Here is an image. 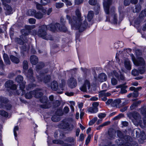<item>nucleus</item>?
Instances as JSON below:
<instances>
[{
	"label": "nucleus",
	"mask_w": 146,
	"mask_h": 146,
	"mask_svg": "<svg viewBox=\"0 0 146 146\" xmlns=\"http://www.w3.org/2000/svg\"><path fill=\"white\" fill-rule=\"evenodd\" d=\"M66 18L68 20L71 28L75 30H78L80 32H82L84 31L88 25V23L86 21H84L82 23L81 20H78V19L76 16H73L72 18L70 16L67 15Z\"/></svg>",
	"instance_id": "f257e3e1"
},
{
	"label": "nucleus",
	"mask_w": 146,
	"mask_h": 146,
	"mask_svg": "<svg viewBox=\"0 0 146 146\" xmlns=\"http://www.w3.org/2000/svg\"><path fill=\"white\" fill-rule=\"evenodd\" d=\"M60 25L58 23L54 24H51L48 26L45 25L41 26L39 27L37 35L44 39L48 40L50 39V36L46 33V31L48 29L51 31L54 32L58 29L60 30Z\"/></svg>",
	"instance_id": "f03ea898"
},
{
	"label": "nucleus",
	"mask_w": 146,
	"mask_h": 146,
	"mask_svg": "<svg viewBox=\"0 0 146 146\" xmlns=\"http://www.w3.org/2000/svg\"><path fill=\"white\" fill-rule=\"evenodd\" d=\"M132 139L131 136L128 135H124L121 140H119V143H117V146H129L130 143L131 142Z\"/></svg>",
	"instance_id": "7ed1b4c3"
},
{
	"label": "nucleus",
	"mask_w": 146,
	"mask_h": 146,
	"mask_svg": "<svg viewBox=\"0 0 146 146\" xmlns=\"http://www.w3.org/2000/svg\"><path fill=\"white\" fill-rule=\"evenodd\" d=\"M112 0H104L103 4L105 12L106 14L109 15L110 13V8L111 5Z\"/></svg>",
	"instance_id": "20e7f679"
},
{
	"label": "nucleus",
	"mask_w": 146,
	"mask_h": 146,
	"mask_svg": "<svg viewBox=\"0 0 146 146\" xmlns=\"http://www.w3.org/2000/svg\"><path fill=\"white\" fill-rule=\"evenodd\" d=\"M68 84L69 87L71 88H75L77 84L76 79L73 77H71L68 80Z\"/></svg>",
	"instance_id": "39448f33"
},
{
	"label": "nucleus",
	"mask_w": 146,
	"mask_h": 146,
	"mask_svg": "<svg viewBox=\"0 0 146 146\" xmlns=\"http://www.w3.org/2000/svg\"><path fill=\"white\" fill-rule=\"evenodd\" d=\"M34 27H35L34 25H26L25 29H22L21 31L22 34L25 36L28 35L30 33L31 30Z\"/></svg>",
	"instance_id": "423d86ee"
},
{
	"label": "nucleus",
	"mask_w": 146,
	"mask_h": 146,
	"mask_svg": "<svg viewBox=\"0 0 146 146\" xmlns=\"http://www.w3.org/2000/svg\"><path fill=\"white\" fill-rule=\"evenodd\" d=\"M128 116L129 118H133L136 120H139L140 118L139 114L135 111L129 113L128 115Z\"/></svg>",
	"instance_id": "0eeeda50"
},
{
	"label": "nucleus",
	"mask_w": 146,
	"mask_h": 146,
	"mask_svg": "<svg viewBox=\"0 0 146 146\" xmlns=\"http://www.w3.org/2000/svg\"><path fill=\"white\" fill-rule=\"evenodd\" d=\"M5 86L6 87L9 88L12 90H15L17 88L16 86L13 84V82L12 81H7L5 84Z\"/></svg>",
	"instance_id": "6e6552de"
},
{
	"label": "nucleus",
	"mask_w": 146,
	"mask_h": 146,
	"mask_svg": "<svg viewBox=\"0 0 146 146\" xmlns=\"http://www.w3.org/2000/svg\"><path fill=\"white\" fill-rule=\"evenodd\" d=\"M134 63L135 65L139 66L144 65L145 62L143 58L139 57L134 61Z\"/></svg>",
	"instance_id": "1a4fd4ad"
},
{
	"label": "nucleus",
	"mask_w": 146,
	"mask_h": 146,
	"mask_svg": "<svg viewBox=\"0 0 146 146\" xmlns=\"http://www.w3.org/2000/svg\"><path fill=\"white\" fill-rule=\"evenodd\" d=\"M26 76L29 79L30 82H33L35 80L33 77V72L31 69H29L27 73L25 74Z\"/></svg>",
	"instance_id": "9d476101"
},
{
	"label": "nucleus",
	"mask_w": 146,
	"mask_h": 146,
	"mask_svg": "<svg viewBox=\"0 0 146 146\" xmlns=\"http://www.w3.org/2000/svg\"><path fill=\"white\" fill-rule=\"evenodd\" d=\"M46 11V10L44 9L42 10V12H37L35 14V17L37 19H40L42 17L43 15L45 14Z\"/></svg>",
	"instance_id": "9b49d317"
},
{
	"label": "nucleus",
	"mask_w": 146,
	"mask_h": 146,
	"mask_svg": "<svg viewBox=\"0 0 146 146\" xmlns=\"http://www.w3.org/2000/svg\"><path fill=\"white\" fill-rule=\"evenodd\" d=\"M137 132L136 131V137L137 138L140 137L141 140H144L146 139V135H145V132L143 131L141 132L140 134H139L138 135H137Z\"/></svg>",
	"instance_id": "f8f14e48"
},
{
	"label": "nucleus",
	"mask_w": 146,
	"mask_h": 146,
	"mask_svg": "<svg viewBox=\"0 0 146 146\" xmlns=\"http://www.w3.org/2000/svg\"><path fill=\"white\" fill-rule=\"evenodd\" d=\"M30 61L32 64L35 65L38 62V59L36 56L33 55L30 58Z\"/></svg>",
	"instance_id": "ddd939ff"
},
{
	"label": "nucleus",
	"mask_w": 146,
	"mask_h": 146,
	"mask_svg": "<svg viewBox=\"0 0 146 146\" xmlns=\"http://www.w3.org/2000/svg\"><path fill=\"white\" fill-rule=\"evenodd\" d=\"M20 89L17 92V94H18L23 95L25 93V91L23 90V89L25 88V85L24 84L22 83L21 84L20 86Z\"/></svg>",
	"instance_id": "4468645a"
},
{
	"label": "nucleus",
	"mask_w": 146,
	"mask_h": 146,
	"mask_svg": "<svg viewBox=\"0 0 146 146\" xmlns=\"http://www.w3.org/2000/svg\"><path fill=\"white\" fill-rule=\"evenodd\" d=\"M74 128V125L73 124H70L68 123H67L65 125H64V129H67L68 131H72Z\"/></svg>",
	"instance_id": "2eb2a0df"
},
{
	"label": "nucleus",
	"mask_w": 146,
	"mask_h": 146,
	"mask_svg": "<svg viewBox=\"0 0 146 146\" xmlns=\"http://www.w3.org/2000/svg\"><path fill=\"white\" fill-rule=\"evenodd\" d=\"M51 89L54 90L56 91L58 89V84L56 81H53L51 84Z\"/></svg>",
	"instance_id": "dca6fc26"
},
{
	"label": "nucleus",
	"mask_w": 146,
	"mask_h": 146,
	"mask_svg": "<svg viewBox=\"0 0 146 146\" xmlns=\"http://www.w3.org/2000/svg\"><path fill=\"white\" fill-rule=\"evenodd\" d=\"M33 91L35 92H36L33 93V96H34L36 98H39L41 97L43 95V93L39 90Z\"/></svg>",
	"instance_id": "f3484780"
},
{
	"label": "nucleus",
	"mask_w": 146,
	"mask_h": 146,
	"mask_svg": "<svg viewBox=\"0 0 146 146\" xmlns=\"http://www.w3.org/2000/svg\"><path fill=\"white\" fill-rule=\"evenodd\" d=\"M89 112L92 113H95L98 111L97 107H90L88 110Z\"/></svg>",
	"instance_id": "a211bd4d"
},
{
	"label": "nucleus",
	"mask_w": 146,
	"mask_h": 146,
	"mask_svg": "<svg viewBox=\"0 0 146 146\" xmlns=\"http://www.w3.org/2000/svg\"><path fill=\"white\" fill-rule=\"evenodd\" d=\"M98 78L101 80H104L103 81H106L107 79L106 74L104 73H102L99 74Z\"/></svg>",
	"instance_id": "6ab92c4d"
},
{
	"label": "nucleus",
	"mask_w": 146,
	"mask_h": 146,
	"mask_svg": "<svg viewBox=\"0 0 146 146\" xmlns=\"http://www.w3.org/2000/svg\"><path fill=\"white\" fill-rule=\"evenodd\" d=\"M94 16V13L92 11H90L88 12L87 15V19L88 22H90Z\"/></svg>",
	"instance_id": "aec40b11"
},
{
	"label": "nucleus",
	"mask_w": 146,
	"mask_h": 146,
	"mask_svg": "<svg viewBox=\"0 0 146 146\" xmlns=\"http://www.w3.org/2000/svg\"><path fill=\"white\" fill-rule=\"evenodd\" d=\"M125 67L127 70H130L131 69V65L130 61H125L124 62Z\"/></svg>",
	"instance_id": "412c9836"
},
{
	"label": "nucleus",
	"mask_w": 146,
	"mask_h": 146,
	"mask_svg": "<svg viewBox=\"0 0 146 146\" xmlns=\"http://www.w3.org/2000/svg\"><path fill=\"white\" fill-rule=\"evenodd\" d=\"M3 58L4 61L6 64H10V61L8 55L5 53L3 54Z\"/></svg>",
	"instance_id": "4be33fe9"
},
{
	"label": "nucleus",
	"mask_w": 146,
	"mask_h": 146,
	"mask_svg": "<svg viewBox=\"0 0 146 146\" xmlns=\"http://www.w3.org/2000/svg\"><path fill=\"white\" fill-rule=\"evenodd\" d=\"M140 103V102L139 101L134 102L130 106V108L131 110H133L135 109L136 107L138 106V105Z\"/></svg>",
	"instance_id": "5701e85b"
},
{
	"label": "nucleus",
	"mask_w": 146,
	"mask_h": 146,
	"mask_svg": "<svg viewBox=\"0 0 146 146\" xmlns=\"http://www.w3.org/2000/svg\"><path fill=\"white\" fill-rule=\"evenodd\" d=\"M10 58L11 61L15 63H18L19 62V59L14 56L11 55L10 56Z\"/></svg>",
	"instance_id": "b1692460"
},
{
	"label": "nucleus",
	"mask_w": 146,
	"mask_h": 146,
	"mask_svg": "<svg viewBox=\"0 0 146 146\" xmlns=\"http://www.w3.org/2000/svg\"><path fill=\"white\" fill-rule=\"evenodd\" d=\"M36 92H35L33 91H31L29 93H27L25 95V97L27 99L31 98L33 96V93Z\"/></svg>",
	"instance_id": "393cba45"
},
{
	"label": "nucleus",
	"mask_w": 146,
	"mask_h": 146,
	"mask_svg": "<svg viewBox=\"0 0 146 146\" xmlns=\"http://www.w3.org/2000/svg\"><path fill=\"white\" fill-rule=\"evenodd\" d=\"M141 7L140 5H137L135 6V11L134 10H133V12L134 13H139L141 10Z\"/></svg>",
	"instance_id": "a878e982"
},
{
	"label": "nucleus",
	"mask_w": 146,
	"mask_h": 146,
	"mask_svg": "<svg viewBox=\"0 0 146 146\" xmlns=\"http://www.w3.org/2000/svg\"><path fill=\"white\" fill-rule=\"evenodd\" d=\"M62 115L60 114L59 115H54L52 117V120L53 121H57L60 120L59 115Z\"/></svg>",
	"instance_id": "bb28decb"
},
{
	"label": "nucleus",
	"mask_w": 146,
	"mask_h": 146,
	"mask_svg": "<svg viewBox=\"0 0 146 146\" xmlns=\"http://www.w3.org/2000/svg\"><path fill=\"white\" fill-rule=\"evenodd\" d=\"M75 14L77 16L76 17L78 19V20H81V13L80 11L78 10H77L75 12Z\"/></svg>",
	"instance_id": "cd10ccee"
},
{
	"label": "nucleus",
	"mask_w": 146,
	"mask_h": 146,
	"mask_svg": "<svg viewBox=\"0 0 146 146\" xmlns=\"http://www.w3.org/2000/svg\"><path fill=\"white\" fill-rule=\"evenodd\" d=\"M97 117H95L91 120L89 122L88 125L90 126L92 125L97 120Z\"/></svg>",
	"instance_id": "c85d7f7f"
},
{
	"label": "nucleus",
	"mask_w": 146,
	"mask_h": 146,
	"mask_svg": "<svg viewBox=\"0 0 146 146\" xmlns=\"http://www.w3.org/2000/svg\"><path fill=\"white\" fill-rule=\"evenodd\" d=\"M141 88H142L141 87H139L137 88H135L134 87L131 86L129 88V89L131 91H133L134 92H135L138 91L140 89H141Z\"/></svg>",
	"instance_id": "c756f323"
},
{
	"label": "nucleus",
	"mask_w": 146,
	"mask_h": 146,
	"mask_svg": "<svg viewBox=\"0 0 146 146\" xmlns=\"http://www.w3.org/2000/svg\"><path fill=\"white\" fill-rule=\"evenodd\" d=\"M74 139L72 137H68L64 139V141H66L68 143H72L74 142Z\"/></svg>",
	"instance_id": "7c9ffc66"
},
{
	"label": "nucleus",
	"mask_w": 146,
	"mask_h": 146,
	"mask_svg": "<svg viewBox=\"0 0 146 146\" xmlns=\"http://www.w3.org/2000/svg\"><path fill=\"white\" fill-rule=\"evenodd\" d=\"M131 74L132 75L135 76H138L139 75L138 70L135 69L131 71Z\"/></svg>",
	"instance_id": "2f4dec72"
},
{
	"label": "nucleus",
	"mask_w": 146,
	"mask_h": 146,
	"mask_svg": "<svg viewBox=\"0 0 146 146\" xmlns=\"http://www.w3.org/2000/svg\"><path fill=\"white\" fill-rule=\"evenodd\" d=\"M23 77L22 76L19 75L16 78V80L18 82L20 83L23 80Z\"/></svg>",
	"instance_id": "473e14b6"
},
{
	"label": "nucleus",
	"mask_w": 146,
	"mask_h": 146,
	"mask_svg": "<svg viewBox=\"0 0 146 146\" xmlns=\"http://www.w3.org/2000/svg\"><path fill=\"white\" fill-rule=\"evenodd\" d=\"M117 136L120 138V140H121L124 136L122 133L120 131H118L117 132Z\"/></svg>",
	"instance_id": "72a5a7b5"
},
{
	"label": "nucleus",
	"mask_w": 146,
	"mask_h": 146,
	"mask_svg": "<svg viewBox=\"0 0 146 146\" xmlns=\"http://www.w3.org/2000/svg\"><path fill=\"white\" fill-rule=\"evenodd\" d=\"M6 3H5L4 4H3L4 5V9L7 10L8 11H10L11 10V7L8 4H7Z\"/></svg>",
	"instance_id": "f704fd0d"
},
{
	"label": "nucleus",
	"mask_w": 146,
	"mask_h": 146,
	"mask_svg": "<svg viewBox=\"0 0 146 146\" xmlns=\"http://www.w3.org/2000/svg\"><path fill=\"white\" fill-rule=\"evenodd\" d=\"M50 78V76H45L44 79L43 80V81L45 83H47L49 82Z\"/></svg>",
	"instance_id": "c9c22d12"
},
{
	"label": "nucleus",
	"mask_w": 146,
	"mask_h": 146,
	"mask_svg": "<svg viewBox=\"0 0 146 146\" xmlns=\"http://www.w3.org/2000/svg\"><path fill=\"white\" fill-rule=\"evenodd\" d=\"M80 90L84 92H86L87 91V86L84 84H83L80 88Z\"/></svg>",
	"instance_id": "e433bc0d"
},
{
	"label": "nucleus",
	"mask_w": 146,
	"mask_h": 146,
	"mask_svg": "<svg viewBox=\"0 0 146 146\" xmlns=\"http://www.w3.org/2000/svg\"><path fill=\"white\" fill-rule=\"evenodd\" d=\"M108 133V135L110 137L112 138L113 137L114 135L112 129H109Z\"/></svg>",
	"instance_id": "4c0bfd02"
},
{
	"label": "nucleus",
	"mask_w": 146,
	"mask_h": 146,
	"mask_svg": "<svg viewBox=\"0 0 146 146\" xmlns=\"http://www.w3.org/2000/svg\"><path fill=\"white\" fill-rule=\"evenodd\" d=\"M97 3V0H89V4L91 5H95Z\"/></svg>",
	"instance_id": "58836bf2"
},
{
	"label": "nucleus",
	"mask_w": 146,
	"mask_h": 146,
	"mask_svg": "<svg viewBox=\"0 0 146 146\" xmlns=\"http://www.w3.org/2000/svg\"><path fill=\"white\" fill-rule=\"evenodd\" d=\"M111 82L113 85H115L117 84V81L115 78H113L111 79Z\"/></svg>",
	"instance_id": "ea45409f"
},
{
	"label": "nucleus",
	"mask_w": 146,
	"mask_h": 146,
	"mask_svg": "<svg viewBox=\"0 0 146 146\" xmlns=\"http://www.w3.org/2000/svg\"><path fill=\"white\" fill-rule=\"evenodd\" d=\"M48 99L46 96H44L40 99V101L42 103H46Z\"/></svg>",
	"instance_id": "a19ab883"
},
{
	"label": "nucleus",
	"mask_w": 146,
	"mask_h": 146,
	"mask_svg": "<svg viewBox=\"0 0 146 146\" xmlns=\"http://www.w3.org/2000/svg\"><path fill=\"white\" fill-rule=\"evenodd\" d=\"M23 67L24 69L26 70L28 68V63L27 61H24L23 62Z\"/></svg>",
	"instance_id": "79ce46f5"
},
{
	"label": "nucleus",
	"mask_w": 146,
	"mask_h": 146,
	"mask_svg": "<svg viewBox=\"0 0 146 146\" xmlns=\"http://www.w3.org/2000/svg\"><path fill=\"white\" fill-rule=\"evenodd\" d=\"M141 112L143 116H146V107L142 108L141 110Z\"/></svg>",
	"instance_id": "37998d69"
},
{
	"label": "nucleus",
	"mask_w": 146,
	"mask_h": 146,
	"mask_svg": "<svg viewBox=\"0 0 146 146\" xmlns=\"http://www.w3.org/2000/svg\"><path fill=\"white\" fill-rule=\"evenodd\" d=\"M0 114L5 117H7L8 116V113L4 111H0Z\"/></svg>",
	"instance_id": "c03bdc74"
},
{
	"label": "nucleus",
	"mask_w": 146,
	"mask_h": 146,
	"mask_svg": "<svg viewBox=\"0 0 146 146\" xmlns=\"http://www.w3.org/2000/svg\"><path fill=\"white\" fill-rule=\"evenodd\" d=\"M53 143L55 144H62L63 143V141L59 140H54L52 141Z\"/></svg>",
	"instance_id": "a18cd8bd"
},
{
	"label": "nucleus",
	"mask_w": 146,
	"mask_h": 146,
	"mask_svg": "<svg viewBox=\"0 0 146 146\" xmlns=\"http://www.w3.org/2000/svg\"><path fill=\"white\" fill-rule=\"evenodd\" d=\"M140 15L142 17L146 16V8L142 10L141 11L140 13Z\"/></svg>",
	"instance_id": "49530a36"
},
{
	"label": "nucleus",
	"mask_w": 146,
	"mask_h": 146,
	"mask_svg": "<svg viewBox=\"0 0 146 146\" xmlns=\"http://www.w3.org/2000/svg\"><path fill=\"white\" fill-rule=\"evenodd\" d=\"M129 146H138V144L137 142L135 141H132L130 143Z\"/></svg>",
	"instance_id": "de8ad7c7"
},
{
	"label": "nucleus",
	"mask_w": 146,
	"mask_h": 146,
	"mask_svg": "<svg viewBox=\"0 0 146 146\" xmlns=\"http://www.w3.org/2000/svg\"><path fill=\"white\" fill-rule=\"evenodd\" d=\"M56 7L58 9L60 8L63 6V3H58L56 4Z\"/></svg>",
	"instance_id": "09e8293b"
},
{
	"label": "nucleus",
	"mask_w": 146,
	"mask_h": 146,
	"mask_svg": "<svg viewBox=\"0 0 146 146\" xmlns=\"http://www.w3.org/2000/svg\"><path fill=\"white\" fill-rule=\"evenodd\" d=\"M15 41L20 44H23V42L22 40L19 38H16L15 39Z\"/></svg>",
	"instance_id": "8fccbe9b"
},
{
	"label": "nucleus",
	"mask_w": 146,
	"mask_h": 146,
	"mask_svg": "<svg viewBox=\"0 0 146 146\" xmlns=\"http://www.w3.org/2000/svg\"><path fill=\"white\" fill-rule=\"evenodd\" d=\"M44 66V64L43 63H41L39 65H38L36 67V70L38 72L39 70L41 68L43 67Z\"/></svg>",
	"instance_id": "3c124183"
},
{
	"label": "nucleus",
	"mask_w": 146,
	"mask_h": 146,
	"mask_svg": "<svg viewBox=\"0 0 146 146\" xmlns=\"http://www.w3.org/2000/svg\"><path fill=\"white\" fill-rule=\"evenodd\" d=\"M106 114L105 113H100L98 115V116L100 118L102 119L106 117Z\"/></svg>",
	"instance_id": "603ef678"
},
{
	"label": "nucleus",
	"mask_w": 146,
	"mask_h": 146,
	"mask_svg": "<svg viewBox=\"0 0 146 146\" xmlns=\"http://www.w3.org/2000/svg\"><path fill=\"white\" fill-rule=\"evenodd\" d=\"M84 1V0H74L75 4L77 5H79L82 3Z\"/></svg>",
	"instance_id": "864d4df0"
},
{
	"label": "nucleus",
	"mask_w": 146,
	"mask_h": 146,
	"mask_svg": "<svg viewBox=\"0 0 146 146\" xmlns=\"http://www.w3.org/2000/svg\"><path fill=\"white\" fill-rule=\"evenodd\" d=\"M131 0H124L123 3L124 5L125 6H127L129 5L130 4Z\"/></svg>",
	"instance_id": "5fc2aeb1"
},
{
	"label": "nucleus",
	"mask_w": 146,
	"mask_h": 146,
	"mask_svg": "<svg viewBox=\"0 0 146 146\" xmlns=\"http://www.w3.org/2000/svg\"><path fill=\"white\" fill-rule=\"evenodd\" d=\"M91 137L90 135H88L86 140L85 144L86 145L88 144L89 143L91 139Z\"/></svg>",
	"instance_id": "6e6d98bb"
},
{
	"label": "nucleus",
	"mask_w": 146,
	"mask_h": 146,
	"mask_svg": "<svg viewBox=\"0 0 146 146\" xmlns=\"http://www.w3.org/2000/svg\"><path fill=\"white\" fill-rule=\"evenodd\" d=\"M19 130V128L17 126H15L13 132L14 133V135L15 137H16L17 136V133L16 131H18Z\"/></svg>",
	"instance_id": "4d7b16f0"
},
{
	"label": "nucleus",
	"mask_w": 146,
	"mask_h": 146,
	"mask_svg": "<svg viewBox=\"0 0 146 146\" xmlns=\"http://www.w3.org/2000/svg\"><path fill=\"white\" fill-rule=\"evenodd\" d=\"M118 81L124 80H125V77L122 74H120L119 78L117 79Z\"/></svg>",
	"instance_id": "13d9d810"
},
{
	"label": "nucleus",
	"mask_w": 146,
	"mask_h": 146,
	"mask_svg": "<svg viewBox=\"0 0 146 146\" xmlns=\"http://www.w3.org/2000/svg\"><path fill=\"white\" fill-rule=\"evenodd\" d=\"M125 84H120L119 85H118L117 86H116V88H122V87H125V88H127V86H125Z\"/></svg>",
	"instance_id": "bf43d9fd"
},
{
	"label": "nucleus",
	"mask_w": 146,
	"mask_h": 146,
	"mask_svg": "<svg viewBox=\"0 0 146 146\" xmlns=\"http://www.w3.org/2000/svg\"><path fill=\"white\" fill-rule=\"evenodd\" d=\"M118 20L117 17L114 15L113 18V22L114 24H116L117 23Z\"/></svg>",
	"instance_id": "052dcab7"
},
{
	"label": "nucleus",
	"mask_w": 146,
	"mask_h": 146,
	"mask_svg": "<svg viewBox=\"0 0 146 146\" xmlns=\"http://www.w3.org/2000/svg\"><path fill=\"white\" fill-rule=\"evenodd\" d=\"M83 84H84L86 86L87 85L88 88L90 87V81L88 80H86L84 81V83Z\"/></svg>",
	"instance_id": "680f3d73"
},
{
	"label": "nucleus",
	"mask_w": 146,
	"mask_h": 146,
	"mask_svg": "<svg viewBox=\"0 0 146 146\" xmlns=\"http://www.w3.org/2000/svg\"><path fill=\"white\" fill-rule=\"evenodd\" d=\"M41 108H48L50 107V105L48 104L47 103L46 104L42 105L40 106Z\"/></svg>",
	"instance_id": "e2e57ef3"
},
{
	"label": "nucleus",
	"mask_w": 146,
	"mask_h": 146,
	"mask_svg": "<svg viewBox=\"0 0 146 146\" xmlns=\"http://www.w3.org/2000/svg\"><path fill=\"white\" fill-rule=\"evenodd\" d=\"M64 3H66L67 7L72 5V3L68 0H64Z\"/></svg>",
	"instance_id": "0e129e2a"
},
{
	"label": "nucleus",
	"mask_w": 146,
	"mask_h": 146,
	"mask_svg": "<svg viewBox=\"0 0 146 146\" xmlns=\"http://www.w3.org/2000/svg\"><path fill=\"white\" fill-rule=\"evenodd\" d=\"M36 20L33 18H30L29 19V23L31 24H33L35 23Z\"/></svg>",
	"instance_id": "69168bd1"
},
{
	"label": "nucleus",
	"mask_w": 146,
	"mask_h": 146,
	"mask_svg": "<svg viewBox=\"0 0 146 146\" xmlns=\"http://www.w3.org/2000/svg\"><path fill=\"white\" fill-rule=\"evenodd\" d=\"M105 93L104 92V91L102 90L100 92L99 96L100 97H101L104 96H105Z\"/></svg>",
	"instance_id": "338daca9"
},
{
	"label": "nucleus",
	"mask_w": 146,
	"mask_h": 146,
	"mask_svg": "<svg viewBox=\"0 0 146 146\" xmlns=\"http://www.w3.org/2000/svg\"><path fill=\"white\" fill-rule=\"evenodd\" d=\"M49 2V0H41V3L42 5H45Z\"/></svg>",
	"instance_id": "774afa93"
}]
</instances>
